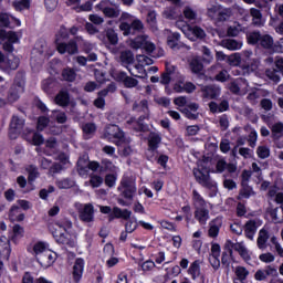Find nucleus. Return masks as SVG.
<instances>
[{"label": "nucleus", "instance_id": "nucleus-1", "mask_svg": "<svg viewBox=\"0 0 283 283\" xmlns=\"http://www.w3.org/2000/svg\"><path fill=\"white\" fill-rule=\"evenodd\" d=\"M54 45L59 54H69V56L78 54V41L76 39L70 40V31L64 24L55 33Z\"/></svg>", "mask_w": 283, "mask_h": 283}, {"label": "nucleus", "instance_id": "nucleus-2", "mask_svg": "<svg viewBox=\"0 0 283 283\" xmlns=\"http://www.w3.org/2000/svg\"><path fill=\"white\" fill-rule=\"evenodd\" d=\"M132 13L122 12L119 17V30L123 32V36H134L138 34V32H143L145 30V24L140 19H135L132 21ZM126 21H132L126 22Z\"/></svg>", "mask_w": 283, "mask_h": 283}, {"label": "nucleus", "instance_id": "nucleus-3", "mask_svg": "<svg viewBox=\"0 0 283 283\" xmlns=\"http://www.w3.org/2000/svg\"><path fill=\"white\" fill-rule=\"evenodd\" d=\"M117 191L119 192V198L117 199L118 205L122 207H128L129 203L134 201V196H136V184H134L129 179H122L119 186L117 187Z\"/></svg>", "mask_w": 283, "mask_h": 283}, {"label": "nucleus", "instance_id": "nucleus-4", "mask_svg": "<svg viewBox=\"0 0 283 283\" xmlns=\"http://www.w3.org/2000/svg\"><path fill=\"white\" fill-rule=\"evenodd\" d=\"M23 92H25V73L19 71L7 93V102L10 104L17 103V101L21 98Z\"/></svg>", "mask_w": 283, "mask_h": 283}, {"label": "nucleus", "instance_id": "nucleus-5", "mask_svg": "<svg viewBox=\"0 0 283 283\" xmlns=\"http://www.w3.org/2000/svg\"><path fill=\"white\" fill-rule=\"evenodd\" d=\"M247 41L249 45H258L263 50H273V36L271 34H262L260 31H252L247 33Z\"/></svg>", "mask_w": 283, "mask_h": 283}, {"label": "nucleus", "instance_id": "nucleus-6", "mask_svg": "<svg viewBox=\"0 0 283 283\" xmlns=\"http://www.w3.org/2000/svg\"><path fill=\"white\" fill-rule=\"evenodd\" d=\"M224 250L228 251L230 254L233 253V251H237V253H239L240 258H242V260L245 261L247 264L251 262V254L242 242L234 243L231 240H227L224 243Z\"/></svg>", "mask_w": 283, "mask_h": 283}, {"label": "nucleus", "instance_id": "nucleus-7", "mask_svg": "<svg viewBox=\"0 0 283 283\" xmlns=\"http://www.w3.org/2000/svg\"><path fill=\"white\" fill-rule=\"evenodd\" d=\"M50 231L57 244H63L69 247V249L76 248V240H74L70 234L59 231L56 228H50Z\"/></svg>", "mask_w": 283, "mask_h": 283}, {"label": "nucleus", "instance_id": "nucleus-8", "mask_svg": "<svg viewBox=\"0 0 283 283\" xmlns=\"http://www.w3.org/2000/svg\"><path fill=\"white\" fill-rule=\"evenodd\" d=\"M192 174L198 185L202 186L205 189H216L217 186L211 179V175H209V172L205 174L201 169L195 168Z\"/></svg>", "mask_w": 283, "mask_h": 283}, {"label": "nucleus", "instance_id": "nucleus-9", "mask_svg": "<svg viewBox=\"0 0 283 283\" xmlns=\"http://www.w3.org/2000/svg\"><path fill=\"white\" fill-rule=\"evenodd\" d=\"M105 138L108 140H117V143H125V132L116 124H108L104 129Z\"/></svg>", "mask_w": 283, "mask_h": 283}, {"label": "nucleus", "instance_id": "nucleus-10", "mask_svg": "<svg viewBox=\"0 0 283 283\" xmlns=\"http://www.w3.org/2000/svg\"><path fill=\"white\" fill-rule=\"evenodd\" d=\"M24 125H25V122L23 119H21L17 115H13L9 125V138L11 140H17Z\"/></svg>", "mask_w": 283, "mask_h": 283}, {"label": "nucleus", "instance_id": "nucleus-11", "mask_svg": "<svg viewBox=\"0 0 283 283\" xmlns=\"http://www.w3.org/2000/svg\"><path fill=\"white\" fill-rule=\"evenodd\" d=\"M145 120H149V115H140L137 119L132 117L127 124L133 125L134 132L147 134L149 132V124L145 123Z\"/></svg>", "mask_w": 283, "mask_h": 283}, {"label": "nucleus", "instance_id": "nucleus-12", "mask_svg": "<svg viewBox=\"0 0 283 283\" xmlns=\"http://www.w3.org/2000/svg\"><path fill=\"white\" fill-rule=\"evenodd\" d=\"M280 272H277V268L275 265H265L263 270H258L254 273V280L256 282H264L266 281V277H279Z\"/></svg>", "mask_w": 283, "mask_h": 283}, {"label": "nucleus", "instance_id": "nucleus-13", "mask_svg": "<svg viewBox=\"0 0 283 283\" xmlns=\"http://www.w3.org/2000/svg\"><path fill=\"white\" fill-rule=\"evenodd\" d=\"M83 273H85V259L76 258L72 268V282L81 283Z\"/></svg>", "mask_w": 283, "mask_h": 283}, {"label": "nucleus", "instance_id": "nucleus-14", "mask_svg": "<svg viewBox=\"0 0 283 283\" xmlns=\"http://www.w3.org/2000/svg\"><path fill=\"white\" fill-rule=\"evenodd\" d=\"M41 87L44 94L52 95L61 90V83L54 77H49L42 81Z\"/></svg>", "mask_w": 283, "mask_h": 283}, {"label": "nucleus", "instance_id": "nucleus-15", "mask_svg": "<svg viewBox=\"0 0 283 283\" xmlns=\"http://www.w3.org/2000/svg\"><path fill=\"white\" fill-rule=\"evenodd\" d=\"M198 109H200V105L192 102L187 104L186 107L181 109V114H184L185 118H188V120H198V117L200 116Z\"/></svg>", "mask_w": 283, "mask_h": 283}, {"label": "nucleus", "instance_id": "nucleus-16", "mask_svg": "<svg viewBox=\"0 0 283 283\" xmlns=\"http://www.w3.org/2000/svg\"><path fill=\"white\" fill-rule=\"evenodd\" d=\"M104 253H108L111 258L106 260V269H114L118 262H120V259L114 256L115 250H114V244L107 243L104 245L103 249Z\"/></svg>", "mask_w": 283, "mask_h": 283}, {"label": "nucleus", "instance_id": "nucleus-17", "mask_svg": "<svg viewBox=\"0 0 283 283\" xmlns=\"http://www.w3.org/2000/svg\"><path fill=\"white\" fill-rule=\"evenodd\" d=\"M38 262L43 269H50L56 262V253H52L51 251H46L38 258Z\"/></svg>", "mask_w": 283, "mask_h": 283}, {"label": "nucleus", "instance_id": "nucleus-18", "mask_svg": "<svg viewBox=\"0 0 283 283\" xmlns=\"http://www.w3.org/2000/svg\"><path fill=\"white\" fill-rule=\"evenodd\" d=\"M80 220L82 222H94V205H84V208L80 210Z\"/></svg>", "mask_w": 283, "mask_h": 283}, {"label": "nucleus", "instance_id": "nucleus-19", "mask_svg": "<svg viewBox=\"0 0 283 283\" xmlns=\"http://www.w3.org/2000/svg\"><path fill=\"white\" fill-rule=\"evenodd\" d=\"M97 171L98 174H116V165L111 159L104 158L98 163Z\"/></svg>", "mask_w": 283, "mask_h": 283}, {"label": "nucleus", "instance_id": "nucleus-20", "mask_svg": "<svg viewBox=\"0 0 283 283\" xmlns=\"http://www.w3.org/2000/svg\"><path fill=\"white\" fill-rule=\"evenodd\" d=\"M201 93L205 98L213 101L220 96V87L213 85H206L201 87Z\"/></svg>", "mask_w": 283, "mask_h": 283}, {"label": "nucleus", "instance_id": "nucleus-21", "mask_svg": "<svg viewBox=\"0 0 283 283\" xmlns=\"http://www.w3.org/2000/svg\"><path fill=\"white\" fill-rule=\"evenodd\" d=\"M189 67L192 74L197 76H205V64L200 61V57H192L189 62Z\"/></svg>", "mask_w": 283, "mask_h": 283}, {"label": "nucleus", "instance_id": "nucleus-22", "mask_svg": "<svg viewBox=\"0 0 283 283\" xmlns=\"http://www.w3.org/2000/svg\"><path fill=\"white\" fill-rule=\"evenodd\" d=\"M90 171H93L94 174L98 171V161L92 160L88 161V166L77 168V174L81 176V178H86V176H90Z\"/></svg>", "mask_w": 283, "mask_h": 283}, {"label": "nucleus", "instance_id": "nucleus-23", "mask_svg": "<svg viewBox=\"0 0 283 283\" xmlns=\"http://www.w3.org/2000/svg\"><path fill=\"white\" fill-rule=\"evenodd\" d=\"M187 273L193 281H196L197 277H201V280H205V275H202L200 270V260H195L192 263H190Z\"/></svg>", "mask_w": 283, "mask_h": 283}, {"label": "nucleus", "instance_id": "nucleus-24", "mask_svg": "<svg viewBox=\"0 0 283 283\" xmlns=\"http://www.w3.org/2000/svg\"><path fill=\"white\" fill-rule=\"evenodd\" d=\"M160 143H163V137L158 134L151 133L148 138V151L156 154V151H158V147H160Z\"/></svg>", "mask_w": 283, "mask_h": 283}, {"label": "nucleus", "instance_id": "nucleus-25", "mask_svg": "<svg viewBox=\"0 0 283 283\" xmlns=\"http://www.w3.org/2000/svg\"><path fill=\"white\" fill-rule=\"evenodd\" d=\"M54 102L60 107H67L70 105V92L67 90H61L55 96Z\"/></svg>", "mask_w": 283, "mask_h": 283}, {"label": "nucleus", "instance_id": "nucleus-26", "mask_svg": "<svg viewBox=\"0 0 283 283\" xmlns=\"http://www.w3.org/2000/svg\"><path fill=\"white\" fill-rule=\"evenodd\" d=\"M195 220L199 222V224H207V220H209V209L201 207L195 210Z\"/></svg>", "mask_w": 283, "mask_h": 283}, {"label": "nucleus", "instance_id": "nucleus-27", "mask_svg": "<svg viewBox=\"0 0 283 283\" xmlns=\"http://www.w3.org/2000/svg\"><path fill=\"white\" fill-rule=\"evenodd\" d=\"M14 211H21L19 206H12L9 210V220L11 222H23L25 220V213L19 212L18 216H14Z\"/></svg>", "mask_w": 283, "mask_h": 283}, {"label": "nucleus", "instance_id": "nucleus-28", "mask_svg": "<svg viewBox=\"0 0 283 283\" xmlns=\"http://www.w3.org/2000/svg\"><path fill=\"white\" fill-rule=\"evenodd\" d=\"M61 76L66 83H74L76 81V71L70 66L62 70Z\"/></svg>", "mask_w": 283, "mask_h": 283}, {"label": "nucleus", "instance_id": "nucleus-29", "mask_svg": "<svg viewBox=\"0 0 283 283\" xmlns=\"http://www.w3.org/2000/svg\"><path fill=\"white\" fill-rule=\"evenodd\" d=\"M234 261H235V258L233 256V253H229V250H226L223 245V252L221 255L222 266H224V269L229 271V269L231 268V262H234Z\"/></svg>", "mask_w": 283, "mask_h": 283}, {"label": "nucleus", "instance_id": "nucleus-30", "mask_svg": "<svg viewBox=\"0 0 283 283\" xmlns=\"http://www.w3.org/2000/svg\"><path fill=\"white\" fill-rule=\"evenodd\" d=\"M250 14L252 17L253 25H256V28H262V25H264V21H262V11L255 8H251Z\"/></svg>", "mask_w": 283, "mask_h": 283}, {"label": "nucleus", "instance_id": "nucleus-31", "mask_svg": "<svg viewBox=\"0 0 283 283\" xmlns=\"http://www.w3.org/2000/svg\"><path fill=\"white\" fill-rule=\"evenodd\" d=\"M266 242H269V231L262 229L260 230L259 237L256 239L259 249H266Z\"/></svg>", "mask_w": 283, "mask_h": 283}, {"label": "nucleus", "instance_id": "nucleus-32", "mask_svg": "<svg viewBox=\"0 0 283 283\" xmlns=\"http://www.w3.org/2000/svg\"><path fill=\"white\" fill-rule=\"evenodd\" d=\"M116 180H118V175L115 172L106 174L104 177V184L108 189H114L116 187Z\"/></svg>", "mask_w": 283, "mask_h": 283}, {"label": "nucleus", "instance_id": "nucleus-33", "mask_svg": "<svg viewBox=\"0 0 283 283\" xmlns=\"http://www.w3.org/2000/svg\"><path fill=\"white\" fill-rule=\"evenodd\" d=\"M166 274L164 275V280L167 282L171 280V277H178L180 273H182V269L179 265H174L170 270L166 269Z\"/></svg>", "mask_w": 283, "mask_h": 283}, {"label": "nucleus", "instance_id": "nucleus-34", "mask_svg": "<svg viewBox=\"0 0 283 283\" xmlns=\"http://www.w3.org/2000/svg\"><path fill=\"white\" fill-rule=\"evenodd\" d=\"M234 275L239 282H245L247 277H249V271L247 268L239 265L235 268Z\"/></svg>", "mask_w": 283, "mask_h": 283}, {"label": "nucleus", "instance_id": "nucleus-35", "mask_svg": "<svg viewBox=\"0 0 283 283\" xmlns=\"http://www.w3.org/2000/svg\"><path fill=\"white\" fill-rule=\"evenodd\" d=\"M119 59L123 65H132L134 63V53L130 50L123 51Z\"/></svg>", "mask_w": 283, "mask_h": 283}, {"label": "nucleus", "instance_id": "nucleus-36", "mask_svg": "<svg viewBox=\"0 0 283 283\" xmlns=\"http://www.w3.org/2000/svg\"><path fill=\"white\" fill-rule=\"evenodd\" d=\"M180 41V33L174 32L167 36V45L171 48V50H176L178 48V42Z\"/></svg>", "mask_w": 283, "mask_h": 283}, {"label": "nucleus", "instance_id": "nucleus-37", "mask_svg": "<svg viewBox=\"0 0 283 283\" xmlns=\"http://www.w3.org/2000/svg\"><path fill=\"white\" fill-rule=\"evenodd\" d=\"M106 39L109 45H118V33L112 28L106 30Z\"/></svg>", "mask_w": 283, "mask_h": 283}, {"label": "nucleus", "instance_id": "nucleus-38", "mask_svg": "<svg viewBox=\"0 0 283 283\" xmlns=\"http://www.w3.org/2000/svg\"><path fill=\"white\" fill-rule=\"evenodd\" d=\"M55 227H57V229H63V231L67 233V231L72 229V221L67 218L60 219L55 222Z\"/></svg>", "mask_w": 283, "mask_h": 283}, {"label": "nucleus", "instance_id": "nucleus-39", "mask_svg": "<svg viewBox=\"0 0 283 283\" xmlns=\"http://www.w3.org/2000/svg\"><path fill=\"white\" fill-rule=\"evenodd\" d=\"M103 14L107 17V19H118V17H120V10L108 7L104 8Z\"/></svg>", "mask_w": 283, "mask_h": 283}, {"label": "nucleus", "instance_id": "nucleus-40", "mask_svg": "<svg viewBox=\"0 0 283 283\" xmlns=\"http://www.w3.org/2000/svg\"><path fill=\"white\" fill-rule=\"evenodd\" d=\"M103 182H104V179L102 176L94 175V174L90 176V185L93 189H98V187H101Z\"/></svg>", "mask_w": 283, "mask_h": 283}, {"label": "nucleus", "instance_id": "nucleus-41", "mask_svg": "<svg viewBox=\"0 0 283 283\" xmlns=\"http://www.w3.org/2000/svg\"><path fill=\"white\" fill-rule=\"evenodd\" d=\"M33 252L35 253V255H43V253L48 252V244L43 241H38L33 245Z\"/></svg>", "mask_w": 283, "mask_h": 283}, {"label": "nucleus", "instance_id": "nucleus-42", "mask_svg": "<svg viewBox=\"0 0 283 283\" xmlns=\"http://www.w3.org/2000/svg\"><path fill=\"white\" fill-rule=\"evenodd\" d=\"M33 105L36 107V109H39V112H41V114H48V112H50L48 105H45V103H43V101H41L39 97H34Z\"/></svg>", "mask_w": 283, "mask_h": 283}, {"label": "nucleus", "instance_id": "nucleus-43", "mask_svg": "<svg viewBox=\"0 0 283 283\" xmlns=\"http://www.w3.org/2000/svg\"><path fill=\"white\" fill-rule=\"evenodd\" d=\"M224 48H227V50L235 51L242 48V43L238 42V40L228 39L224 42Z\"/></svg>", "mask_w": 283, "mask_h": 283}, {"label": "nucleus", "instance_id": "nucleus-44", "mask_svg": "<svg viewBox=\"0 0 283 283\" xmlns=\"http://www.w3.org/2000/svg\"><path fill=\"white\" fill-rule=\"evenodd\" d=\"M242 188L239 191V196L241 198H251V193H253V188L249 186V184H241Z\"/></svg>", "mask_w": 283, "mask_h": 283}, {"label": "nucleus", "instance_id": "nucleus-45", "mask_svg": "<svg viewBox=\"0 0 283 283\" xmlns=\"http://www.w3.org/2000/svg\"><path fill=\"white\" fill-rule=\"evenodd\" d=\"M256 156L261 158V160H264L271 156V149H269L266 146H259L256 148Z\"/></svg>", "mask_w": 283, "mask_h": 283}, {"label": "nucleus", "instance_id": "nucleus-46", "mask_svg": "<svg viewBox=\"0 0 283 283\" xmlns=\"http://www.w3.org/2000/svg\"><path fill=\"white\" fill-rule=\"evenodd\" d=\"M56 187H59L60 189H72V187H74V180L70 178L61 179L56 181Z\"/></svg>", "mask_w": 283, "mask_h": 283}, {"label": "nucleus", "instance_id": "nucleus-47", "mask_svg": "<svg viewBox=\"0 0 283 283\" xmlns=\"http://www.w3.org/2000/svg\"><path fill=\"white\" fill-rule=\"evenodd\" d=\"M282 132H283V124L282 123H276L272 126V138L273 140H277V138L282 137Z\"/></svg>", "mask_w": 283, "mask_h": 283}, {"label": "nucleus", "instance_id": "nucleus-48", "mask_svg": "<svg viewBox=\"0 0 283 283\" xmlns=\"http://www.w3.org/2000/svg\"><path fill=\"white\" fill-rule=\"evenodd\" d=\"M123 209L114 207L112 212L108 214V222H114V220H120Z\"/></svg>", "mask_w": 283, "mask_h": 283}, {"label": "nucleus", "instance_id": "nucleus-49", "mask_svg": "<svg viewBox=\"0 0 283 283\" xmlns=\"http://www.w3.org/2000/svg\"><path fill=\"white\" fill-rule=\"evenodd\" d=\"M48 125H50V117L40 116L38 118L36 129L39 132H43V129H45V127H48Z\"/></svg>", "mask_w": 283, "mask_h": 283}, {"label": "nucleus", "instance_id": "nucleus-50", "mask_svg": "<svg viewBox=\"0 0 283 283\" xmlns=\"http://www.w3.org/2000/svg\"><path fill=\"white\" fill-rule=\"evenodd\" d=\"M145 38L137 36L132 41V48H134V50H143L145 48Z\"/></svg>", "mask_w": 283, "mask_h": 283}, {"label": "nucleus", "instance_id": "nucleus-51", "mask_svg": "<svg viewBox=\"0 0 283 283\" xmlns=\"http://www.w3.org/2000/svg\"><path fill=\"white\" fill-rule=\"evenodd\" d=\"M31 143L32 145H34V147H41V145L45 143V139L43 138V135H41V133H34Z\"/></svg>", "mask_w": 283, "mask_h": 283}, {"label": "nucleus", "instance_id": "nucleus-52", "mask_svg": "<svg viewBox=\"0 0 283 283\" xmlns=\"http://www.w3.org/2000/svg\"><path fill=\"white\" fill-rule=\"evenodd\" d=\"M82 129L86 136H92V134H96V124L86 123Z\"/></svg>", "mask_w": 283, "mask_h": 283}, {"label": "nucleus", "instance_id": "nucleus-53", "mask_svg": "<svg viewBox=\"0 0 283 283\" xmlns=\"http://www.w3.org/2000/svg\"><path fill=\"white\" fill-rule=\"evenodd\" d=\"M48 149H56V138H50L45 142V148L43 153L45 154V156H52V154H50Z\"/></svg>", "mask_w": 283, "mask_h": 283}, {"label": "nucleus", "instance_id": "nucleus-54", "mask_svg": "<svg viewBox=\"0 0 283 283\" xmlns=\"http://www.w3.org/2000/svg\"><path fill=\"white\" fill-rule=\"evenodd\" d=\"M0 28H12L10 27V14L0 12Z\"/></svg>", "mask_w": 283, "mask_h": 283}, {"label": "nucleus", "instance_id": "nucleus-55", "mask_svg": "<svg viewBox=\"0 0 283 283\" xmlns=\"http://www.w3.org/2000/svg\"><path fill=\"white\" fill-rule=\"evenodd\" d=\"M7 65L9 70H19V65H21V60L17 56H13L12 59H9L7 61Z\"/></svg>", "mask_w": 283, "mask_h": 283}, {"label": "nucleus", "instance_id": "nucleus-56", "mask_svg": "<svg viewBox=\"0 0 283 283\" xmlns=\"http://www.w3.org/2000/svg\"><path fill=\"white\" fill-rule=\"evenodd\" d=\"M181 211L184 213L185 221L189 224V222H191V218H193V214L191 213V206H184Z\"/></svg>", "mask_w": 283, "mask_h": 283}, {"label": "nucleus", "instance_id": "nucleus-57", "mask_svg": "<svg viewBox=\"0 0 283 283\" xmlns=\"http://www.w3.org/2000/svg\"><path fill=\"white\" fill-rule=\"evenodd\" d=\"M259 260L264 262L265 264H271V262H275V255L273 253H262L259 255Z\"/></svg>", "mask_w": 283, "mask_h": 283}, {"label": "nucleus", "instance_id": "nucleus-58", "mask_svg": "<svg viewBox=\"0 0 283 283\" xmlns=\"http://www.w3.org/2000/svg\"><path fill=\"white\" fill-rule=\"evenodd\" d=\"M142 271H144V273H149V271H154V269H156V262L151 261V260H147L144 263H142Z\"/></svg>", "mask_w": 283, "mask_h": 283}, {"label": "nucleus", "instance_id": "nucleus-59", "mask_svg": "<svg viewBox=\"0 0 283 283\" xmlns=\"http://www.w3.org/2000/svg\"><path fill=\"white\" fill-rule=\"evenodd\" d=\"M59 6V0H44V8L48 12H54Z\"/></svg>", "mask_w": 283, "mask_h": 283}, {"label": "nucleus", "instance_id": "nucleus-60", "mask_svg": "<svg viewBox=\"0 0 283 283\" xmlns=\"http://www.w3.org/2000/svg\"><path fill=\"white\" fill-rule=\"evenodd\" d=\"M192 200L193 202H197L199 207H205V205H207V202L205 201V198H202L201 195L198 193V190L192 191Z\"/></svg>", "mask_w": 283, "mask_h": 283}, {"label": "nucleus", "instance_id": "nucleus-61", "mask_svg": "<svg viewBox=\"0 0 283 283\" xmlns=\"http://www.w3.org/2000/svg\"><path fill=\"white\" fill-rule=\"evenodd\" d=\"M7 42L12 43L14 45L15 43H21V40H19V35L17 34V32L8 31Z\"/></svg>", "mask_w": 283, "mask_h": 283}, {"label": "nucleus", "instance_id": "nucleus-62", "mask_svg": "<svg viewBox=\"0 0 283 283\" xmlns=\"http://www.w3.org/2000/svg\"><path fill=\"white\" fill-rule=\"evenodd\" d=\"M219 125L222 132H227V129H229V116H227V114H223L220 116Z\"/></svg>", "mask_w": 283, "mask_h": 283}, {"label": "nucleus", "instance_id": "nucleus-63", "mask_svg": "<svg viewBox=\"0 0 283 283\" xmlns=\"http://www.w3.org/2000/svg\"><path fill=\"white\" fill-rule=\"evenodd\" d=\"M123 85L124 87H127L128 90H130L132 87H136L138 85V80L128 75L125 82L123 83Z\"/></svg>", "mask_w": 283, "mask_h": 283}, {"label": "nucleus", "instance_id": "nucleus-64", "mask_svg": "<svg viewBox=\"0 0 283 283\" xmlns=\"http://www.w3.org/2000/svg\"><path fill=\"white\" fill-rule=\"evenodd\" d=\"M209 262H210V266H212L213 271H218L220 269V256L210 255Z\"/></svg>", "mask_w": 283, "mask_h": 283}]
</instances>
